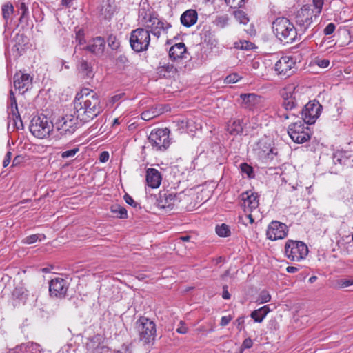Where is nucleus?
<instances>
[{"mask_svg": "<svg viewBox=\"0 0 353 353\" xmlns=\"http://www.w3.org/2000/svg\"><path fill=\"white\" fill-rule=\"evenodd\" d=\"M73 105L74 113L82 125L92 121L103 111L99 97L86 88L76 94Z\"/></svg>", "mask_w": 353, "mask_h": 353, "instance_id": "nucleus-1", "label": "nucleus"}, {"mask_svg": "<svg viewBox=\"0 0 353 353\" xmlns=\"http://www.w3.org/2000/svg\"><path fill=\"white\" fill-rule=\"evenodd\" d=\"M272 30L276 37L284 43H292L299 34L294 25L286 17L276 18L272 23Z\"/></svg>", "mask_w": 353, "mask_h": 353, "instance_id": "nucleus-2", "label": "nucleus"}, {"mask_svg": "<svg viewBox=\"0 0 353 353\" xmlns=\"http://www.w3.org/2000/svg\"><path fill=\"white\" fill-rule=\"evenodd\" d=\"M296 88L294 85H288L284 88L282 92L281 95L283 100L281 106L286 112L281 109L278 110V117L281 119L287 120L297 117L298 113L293 112L298 106Z\"/></svg>", "mask_w": 353, "mask_h": 353, "instance_id": "nucleus-3", "label": "nucleus"}, {"mask_svg": "<svg viewBox=\"0 0 353 353\" xmlns=\"http://www.w3.org/2000/svg\"><path fill=\"white\" fill-rule=\"evenodd\" d=\"M135 325L140 341L144 345H153L157 332L155 323L147 317L141 316Z\"/></svg>", "mask_w": 353, "mask_h": 353, "instance_id": "nucleus-4", "label": "nucleus"}, {"mask_svg": "<svg viewBox=\"0 0 353 353\" xmlns=\"http://www.w3.org/2000/svg\"><path fill=\"white\" fill-rule=\"evenodd\" d=\"M29 128L33 136L44 139L53 130L54 125L49 118L41 114L32 119Z\"/></svg>", "mask_w": 353, "mask_h": 353, "instance_id": "nucleus-5", "label": "nucleus"}, {"mask_svg": "<svg viewBox=\"0 0 353 353\" xmlns=\"http://www.w3.org/2000/svg\"><path fill=\"white\" fill-rule=\"evenodd\" d=\"M318 17L319 15L315 14L314 9L308 5H304L298 10L295 15V23L299 35L304 34Z\"/></svg>", "mask_w": 353, "mask_h": 353, "instance_id": "nucleus-6", "label": "nucleus"}, {"mask_svg": "<svg viewBox=\"0 0 353 353\" xmlns=\"http://www.w3.org/2000/svg\"><path fill=\"white\" fill-rule=\"evenodd\" d=\"M150 42V35L146 29L138 28L130 33V44L136 52H142L148 49Z\"/></svg>", "mask_w": 353, "mask_h": 353, "instance_id": "nucleus-7", "label": "nucleus"}, {"mask_svg": "<svg viewBox=\"0 0 353 353\" xmlns=\"http://www.w3.org/2000/svg\"><path fill=\"white\" fill-rule=\"evenodd\" d=\"M304 121L298 120L291 123L288 128V133L292 140L296 143H303L311 138V130Z\"/></svg>", "mask_w": 353, "mask_h": 353, "instance_id": "nucleus-8", "label": "nucleus"}, {"mask_svg": "<svg viewBox=\"0 0 353 353\" xmlns=\"http://www.w3.org/2000/svg\"><path fill=\"white\" fill-rule=\"evenodd\" d=\"M285 254L290 260L299 261L306 257L308 248L302 241L288 240L285 245Z\"/></svg>", "mask_w": 353, "mask_h": 353, "instance_id": "nucleus-9", "label": "nucleus"}, {"mask_svg": "<svg viewBox=\"0 0 353 353\" xmlns=\"http://www.w3.org/2000/svg\"><path fill=\"white\" fill-rule=\"evenodd\" d=\"M169 134L168 128L152 130L148 137V141L153 149L164 151L170 144Z\"/></svg>", "mask_w": 353, "mask_h": 353, "instance_id": "nucleus-10", "label": "nucleus"}, {"mask_svg": "<svg viewBox=\"0 0 353 353\" xmlns=\"http://www.w3.org/2000/svg\"><path fill=\"white\" fill-rule=\"evenodd\" d=\"M254 151L259 158L263 161H272L277 155V149L272 146V141L268 139H261L256 144Z\"/></svg>", "mask_w": 353, "mask_h": 353, "instance_id": "nucleus-11", "label": "nucleus"}, {"mask_svg": "<svg viewBox=\"0 0 353 353\" xmlns=\"http://www.w3.org/2000/svg\"><path fill=\"white\" fill-rule=\"evenodd\" d=\"M79 119L77 116L65 114L55 123V128L61 135L70 136L78 128Z\"/></svg>", "mask_w": 353, "mask_h": 353, "instance_id": "nucleus-12", "label": "nucleus"}, {"mask_svg": "<svg viewBox=\"0 0 353 353\" xmlns=\"http://www.w3.org/2000/svg\"><path fill=\"white\" fill-rule=\"evenodd\" d=\"M322 106L319 103L309 102L304 108L299 111L298 114H301V121H304L306 124H313L321 114V110Z\"/></svg>", "mask_w": 353, "mask_h": 353, "instance_id": "nucleus-13", "label": "nucleus"}, {"mask_svg": "<svg viewBox=\"0 0 353 353\" xmlns=\"http://www.w3.org/2000/svg\"><path fill=\"white\" fill-rule=\"evenodd\" d=\"M171 27L172 25L170 23L159 19L157 14V16L152 17L151 21L143 26V28L146 29L150 35L152 34L158 39L162 33H166Z\"/></svg>", "mask_w": 353, "mask_h": 353, "instance_id": "nucleus-14", "label": "nucleus"}, {"mask_svg": "<svg viewBox=\"0 0 353 353\" xmlns=\"http://www.w3.org/2000/svg\"><path fill=\"white\" fill-rule=\"evenodd\" d=\"M288 232V229L285 223L278 221H272L268 227L266 235L268 239L276 241L286 237Z\"/></svg>", "mask_w": 353, "mask_h": 353, "instance_id": "nucleus-15", "label": "nucleus"}, {"mask_svg": "<svg viewBox=\"0 0 353 353\" xmlns=\"http://www.w3.org/2000/svg\"><path fill=\"white\" fill-rule=\"evenodd\" d=\"M85 347L90 353H108L110 350L105 343V337L99 334L88 338Z\"/></svg>", "mask_w": 353, "mask_h": 353, "instance_id": "nucleus-16", "label": "nucleus"}, {"mask_svg": "<svg viewBox=\"0 0 353 353\" xmlns=\"http://www.w3.org/2000/svg\"><path fill=\"white\" fill-rule=\"evenodd\" d=\"M68 290V283L64 279L55 278L50 282L49 292L52 297L63 299L65 296Z\"/></svg>", "mask_w": 353, "mask_h": 353, "instance_id": "nucleus-17", "label": "nucleus"}, {"mask_svg": "<svg viewBox=\"0 0 353 353\" xmlns=\"http://www.w3.org/2000/svg\"><path fill=\"white\" fill-rule=\"evenodd\" d=\"M295 64L296 63L292 57H282L276 63L274 70L278 74L288 77L293 74L294 71L292 69Z\"/></svg>", "mask_w": 353, "mask_h": 353, "instance_id": "nucleus-18", "label": "nucleus"}, {"mask_svg": "<svg viewBox=\"0 0 353 353\" xmlns=\"http://www.w3.org/2000/svg\"><path fill=\"white\" fill-rule=\"evenodd\" d=\"M13 79L14 88L23 94L32 87V77L29 74L17 72Z\"/></svg>", "mask_w": 353, "mask_h": 353, "instance_id": "nucleus-19", "label": "nucleus"}, {"mask_svg": "<svg viewBox=\"0 0 353 353\" xmlns=\"http://www.w3.org/2000/svg\"><path fill=\"white\" fill-rule=\"evenodd\" d=\"M241 198L245 212H251L259 207V203L257 193L253 192L251 190L246 191L241 194Z\"/></svg>", "mask_w": 353, "mask_h": 353, "instance_id": "nucleus-20", "label": "nucleus"}, {"mask_svg": "<svg viewBox=\"0 0 353 353\" xmlns=\"http://www.w3.org/2000/svg\"><path fill=\"white\" fill-rule=\"evenodd\" d=\"M176 200V194L168 192V191H160L157 199V205L160 208L172 209Z\"/></svg>", "mask_w": 353, "mask_h": 353, "instance_id": "nucleus-21", "label": "nucleus"}, {"mask_svg": "<svg viewBox=\"0 0 353 353\" xmlns=\"http://www.w3.org/2000/svg\"><path fill=\"white\" fill-rule=\"evenodd\" d=\"M157 16V13L152 10L150 5L147 3H143L140 5L138 14V20L139 23L145 26L147 23H150L152 17Z\"/></svg>", "mask_w": 353, "mask_h": 353, "instance_id": "nucleus-22", "label": "nucleus"}, {"mask_svg": "<svg viewBox=\"0 0 353 353\" xmlns=\"http://www.w3.org/2000/svg\"><path fill=\"white\" fill-rule=\"evenodd\" d=\"M145 180L147 185L151 188L159 187L162 180L161 172L155 168H148L146 170Z\"/></svg>", "mask_w": 353, "mask_h": 353, "instance_id": "nucleus-23", "label": "nucleus"}, {"mask_svg": "<svg viewBox=\"0 0 353 353\" xmlns=\"http://www.w3.org/2000/svg\"><path fill=\"white\" fill-rule=\"evenodd\" d=\"M181 23L185 27L190 28L194 25L198 19V13L196 10L189 9L185 11L181 16Z\"/></svg>", "mask_w": 353, "mask_h": 353, "instance_id": "nucleus-24", "label": "nucleus"}, {"mask_svg": "<svg viewBox=\"0 0 353 353\" xmlns=\"http://www.w3.org/2000/svg\"><path fill=\"white\" fill-rule=\"evenodd\" d=\"M14 353H42V350L39 344L28 342L17 345L14 348Z\"/></svg>", "mask_w": 353, "mask_h": 353, "instance_id": "nucleus-25", "label": "nucleus"}, {"mask_svg": "<svg viewBox=\"0 0 353 353\" xmlns=\"http://www.w3.org/2000/svg\"><path fill=\"white\" fill-rule=\"evenodd\" d=\"M105 41L101 37H97L92 40V43L87 46L85 49L93 54H103L105 49Z\"/></svg>", "mask_w": 353, "mask_h": 353, "instance_id": "nucleus-26", "label": "nucleus"}, {"mask_svg": "<svg viewBox=\"0 0 353 353\" xmlns=\"http://www.w3.org/2000/svg\"><path fill=\"white\" fill-rule=\"evenodd\" d=\"M240 97L245 107L250 110L254 108L261 101V97L254 93L241 94Z\"/></svg>", "mask_w": 353, "mask_h": 353, "instance_id": "nucleus-27", "label": "nucleus"}, {"mask_svg": "<svg viewBox=\"0 0 353 353\" xmlns=\"http://www.w3.org/2000/svg\"><path fill=\"white\" fill-rule=\"evenodd\" d=\"M157 72L160 77H170L176 72V68L173 64L161 61L159 65L157 68Z\"/></svg>", "mask_w": 353, "mask_h": 353, "instance_id": "nucleus-28", "label": "nucleus"}, {"mask_svg": "<svg viewBox=\"0 0 353 353\" xmlns=\"http://www.w3.org/2000/svg\"><path fill=\"white\" fill-rule=\"evenodd\" d=\"M186 52V47L183 43H176L172 46L169 50V57L172 60L182 58L183 54Z\"/></svg>", "mask_w": 353, "mask_h": 353, "instance_id": "nucleus-29", "label": "nucleus"}, {"mask_svg": "<svg viewBox=\"0 0 353 353\" xmlns=\"http://www.w3.org/2000/svg\"><path fill=\"white\" fill-rule=\"evenodd\" d=\"M243 128L242 125V121L240 119H234L230 121L227 126V131L231 135H237L243 132Z\"/></svg>", "mask_w": 353, "mask_h": 353, "instance_id": "nucleus-30", "label": "nucleus"}, {"mask_svg": "<svg viewBox=\"0 0 353 353\" xmlns=\"http://www.w3.org/2000/svg\"><path fill=\"white\" fill-rule=\"evenodd\" d=\"M12 295L14 299L25 303L28 297V291L23 286L19 285L14 289Z\"/></svg>", "mask_w": 353, "mask_h": 353, "instance_id": "nucleus-31", "label": "nucleus"}, {"mask_svg": "<svg viewBox=\"0 0 353 353\" xmlns=\"http://www.w3.org/2000/svg\"><path fill=\"white\" fill-rule=\"evenodd\" d=\"M270 310L268 305L261 307L258 310L252 312L250 316L256 323H261L266 315L270 312Z\"/></svg>", "mask_w": 353, "mask_h": 353, "instance_id": "nucleus-32", "label": "nucleus"}, {"mask_svg": "<svg viewBox=\"0 0 353 353\" xmlns=\"http://www.w3.org/2000/svg\"><path fill=\"white\" fill-rule=\"evenodd\" d=\"M79 70L83 76L90 77L92 76V67L87 61L81 59L79 64Z\"/></svg>", "mask_w": 353, "mask_h": 353, "instance_id": "nucleus-33", "label": "nucleus"}, {"mask_svg": "<svg viewBox=\"0 0 353 353\" xmlns=\"http://www.w3.org/2000/svg\"><path fill=\"white\" fill-rule=\"evenodd\" d=\"M110 210L113 214L119 219H126L128 217L126 209L119 204H114L111 206Z\"/></svg>", "mask_w": 353, "mask_h": 353, "instance_id": "nucleus-34", "label": "nucleus"}, {"mask_svg": "<svg viewBox=\"0 0 353 353\" xmlns=\"http://www.w3.org/2000/svg\"><path fill=\"white\" fill-rule=\"evenodd\" d=\"M216 232L221 237H228L231 234L229 226L225 223L216 225Z\"/></svg>", "mask_w": 353, "mask_h": 353, "instance_id": "nucleus-35", "label": "nucleus"}, {"mask_svg": "<svg viewBox=\"0 0 353 353\" xmlns=\"http://www.w3.org/2000/svg\"><path fill=\"white\" fill-rule=\"evenodd\" d=\"M108 46L112 50L117 51L121 46L120 41L114 34H110L107 39Z\"/></svg>", "mask_w": 353, "mask_h": 353, "instance_id": "nucleus-36", "label": "nucleus"}, {"mask_svg": "<svg viewBox=\"0 0 353 353\" xmlns=\"http://www.w3.org/2000/svg\"><path fill=\"white\" fill-rule=\"evenodd\" d=\"M229 19L227 14L218 16L216 17L214 24L219 28H224L228 25Z\"/></svg>", "mask_w": 353, "mask_h": 353, "instance_id": "nucleus-37", "label": "nucleus"}, {"mask_svg": "<svg viewBox=\"0 0 353 353\" xmlns=\"http://www.w3.org/2000/svg\"><path fill=\"white\" fill-rule=\"evenodd\" d=\"M234 16L240 23L245 25L249 22L247 14L243 10H237L234 11Z\"/></svg>", "mask_w": 353, "mask_h": 353, "instance_id": "nucleus-38", "label": "nucleus"}, {"mask_svg": "<svg viewBox=\"0 0 353 353\" xmlns=\"http://www.w3.org/2000/svg\"><path fill=\"white\" fill-rule=\"evenodd\" d=\"M8 110L9 112V114H12V116H18L19 114L18 110V106L16 98H13L12 101H8Z\"/></svg>", "mask_w": 353, "mask_h": 353, "instance_id": "nucleus-39", "label": "nucleus"}, {"mask_svg": "<svg viewBox=\"0 0 353 353\" xmlns=\"http://www.w3.org/2000/svg\"><path fill=\"white\" fill-rule=\"evenodd\" d=\"M240 169L241 172L245 174L248 178L252 179L254 177L253 168L247 163H242L240 165Z\"/></svg>", "mask_w": 353, "mask_h": 353, "instance_id": "nucleus-40", "label": "nucleus"}, {"mask_svg": "<svg viewBox=\"0 0 353 353\" xmlns=\"http://www.w3.org/2000/svg\"><path fill=\"white\" fill-rule=\"evenodd\" d=\"M235 47L241 50H252L255 48V45L249 41L241 40L235 43Z\"/></svg>", "mask_w": 353, "mask_h": 353, "instance_id": "nucleus-41", "label": "nucleus"}, {"mask_svg": "<svg viewBox=\"0 0 353 353\" xmlns=\"http://www.w3.org/2000/svg\"><path fill=\"white\" fill-rule=\"evenodd\" d=\"M14 11V7L11 3H6L2 7V15L5 20H8Z\"/></svg>", "mask_w": 353, "mask_h": 353, "instance_id": "nucleus-42", "label": "nucleus"}, {"mask_svg": "<svg viewBox=\"0 0 353 353\" xmlns=\"http://www.w3.org/2000/svg\"><path fill=\"white\" fill-rule=\"evenodd\" d=\"M129 63L128 57L124 54L119 55L115 60L116 65L119 68H125Z\"/></svg>", "mask_w": 353, "mask_h": 353, "instance_id": "nucleus-43", "label": "nucleus"}, {"mask_svg": "<svg viewBox=\"0 0 353 353\" xmlns=\"http://www.w3.org/2000/svg\"><path fill=\"white\" fill-rule=\"evenodd\" d=\"M270 300L271 296L269 292L266 290H262L256 299V302L263 304L269 302Z\"/></svg>", "mask_w": 353, "mask_h": 353, "instance_id": "nucleus-44", "label": "nucleus"}, {"mask_svg": "<svg viewBox=\"0 0 353 353\" xmlns=\"http://www.w3.org/2000/svg\"><path fill=\"white\" fill-rule=\"evenodd\" d=\"M337 285L340 288H345L353 285V279L344 278L337 281Z\"/></svg>", "mask_w": 353, "mask_h": 353, "instance_id": "nucleus-45", "label": "nucleus"}, {"mask_svg": "<svg viewBox=\"0 0 353 353\" xmlns=\"http://www.w3.org/2000/svg\"><path fill=\"white\" fill-rule=\"evenodd\" d=\"M19 10L21 12L19 18V21L22 23L23 22V20L28 16V8L25 3H21L19 6Z\"/></svg>", "mask_w": 353, "mask_h": 353, "instance_id": "nucleus-46", "label": "nucleus"}, {"mask_svg": "<svg viewBox=\"0 0 353 353\" xmlns=\"http://www.w3.org/2000/svg\"><path fill=\"white\" fill-rule=\"evenodd\" d=\"M312 3L314 7V13L319 16L322 11L324 0H312Z\"/></svg>", "mask_w": 353, "mask_h": 353, "instance_id": "nucleus-47", "label": "nucleus"}, {"mask_svg": "<svg viewBox=\"0 0 353 353\" xmlns=\"http://www.w3.org/2000/svg\"><path fill=\"white\" fill-rule=\"evenodd\" d=\"M75 40L79 45H82L85 42L84 30L83 29H79L76 32Z\"/></svg>", "mask_w": 353, "mask_h": 353, "instance_id": "nucleus-48", "label": "nucleus"}, {"mask_svg": "<svg viewBox=\"0 0 353 353\" xmlns=\"http://www.w3.org/2000/svg\"><path fill=\"white\" fill-rule=\"evenodd\" d=\"M79 148L76 147L73 149L63 152L61 156L63 159L73 157L79 152Z\"/></svg>", "mask_w": 353, "mask_h": 353, "instance_id": "nucleus-49", "label": "nucleus"}, {"mask_svg": "<svg viewBox=\"0 0 353 353\" xmlns=\"http://www.w3.org/2000/svg\"><path fill=\"white\" fill-rule=\"evenodd\" d=\"M253 345V341L250 338H246L243 340L241 346L240 347V352L243 353V350L245 349H250Z\"/></svg>", "mask_w": 353, "mask_h": 353, "instance_id": "nucleus-50", "label": "nucleus"}, {"mask_svg": "<svg viewBox=\"0 0 353 353\" xmlns=\"http://www.w3.org/2000/svg\"><path fill=\"white\" fill-rule=\"evenodd\" d=\"M241 79L239 75L236 73H233L228 75L225 79V82L228 83H234Z\"/></svg>", "mask_w": 353, "mask_h": 353, "instance_id": "nucleus-51", "label": "nucleus"}, {"mask_svg": "<svg viewBox=\"0 0 353 353\" xmlns=\"http://www.w3.org/2000/svg\"><path fill=\"white\" fill-rule=\"evenodd\" d=\"M12 120H13V125L14 127L17 129H23V122L21 119L20 114L18 116H12Z\"/></svg>", "mask_w": 353, "mask_h": 353, "instance_id": "nucleus-52", "label": "nucleus"}, {"mask_svg": "<svg viewBox=\"0 0 353 353\" xmlns=\"http://www.w3.org/2000/svg\"><path fill=\"white\" fill-rule=\"evenodd\" d=\"M39 234H32L26 237L22 241L26 244H32L39 240Z\"/></svg>", "mask_w": 353, "mask_h": 353, "instance_id": "nucleus-53", "label": "nucleus"}, {"mask_svg": "<svg viewBox=\"0 0 353 353\" xmlns=\"http://www.w3.org/2000/svg\"><path fill=\"white\" fill-rule=\"evenodd\" d=\"M335 29L336 25L334 23H330L324 28L323 33L325 35H330L334 32Z\"/></svg>", "mask_w": 353, "mask_h": 353, "instance_id": "nucleus-54", "label": "nucleus"}, {"mask_svg": "<svg viewBox=\"0 0 353 353\" xmlns=\"http://www.w3.org/2000/svg\"><path fill=\"white\" fill-rule=\"evenodd\" d=\"M176 332L179 334H184L188 332V327L185 326V323L183 321L179 322V325L176 328Z\"/></svg>", "mask_w": 353, "mask_h": 353, "instance_id": "nucleus-55", "label": "nucleus"}, {"mask_svg": "<svg viewBox=\"0 0 353 353\" xmlns=\"http://www.w3.org/2000/svg\"><path fill=\"white\" fill-rule=\"evenodd\" d=\"M125 201L131 206L136 208L139 204L134 201L132 197L128 194H125L123 196Z\"/></svg>", "mask_w": 353, "mask_h": 353, "instance_id": "nucleus-56", "label": "nucleus"}, {"mask_svg": "<svg viewBox=\"0 0 353 353\" xmlns=\"http://www.w3.org/2000/svg\"><path fill=\"white\" fill-rule=\"evenodd\" d=\"M131 347L130 345L123 344L121 350L114 351V353H131Z\"/></svg>", "mask_w": 353, "mask_h": 353, "instance_id": "nucleus-57", "label": "nucleus"}, {"mask_svg": "<svg viewBox=\"0 0 353 353\" xmlns=\"http://www.w3.org/2000/svg\"><path fill=\"white\" fill-rule=\"evenodd\" d=\"M244 317L243 316H239L236 319L235 321V324L236 325V327L239 330V331H241L243 329V325L244 323Z\"/></svg>", "mask_w": 353, "mask_h": 353, "instance_id": "nucleus-58", "label": "nucleus"}, {"mask_svg": "<svg viewBox=\"0 0 353 353\" xmlns=\"http://www.w3.org/2000/svg\"><path fill=\"white\" fill-rule=\"evenodd\" d=\"M231 316H224L221 317L220 325L223 327L226 326L231 321Z\"/></svg>", "mask_w": 353, "mask_h": 353, "instance_id": "nucleus-59", "label": "nucleus"}, {"mask_svg": "<svg viewBox=\"0 0 353 353\" xmlns=\"http://www.w3.org/2000/svg\"><path fill=\"white\" fill-rule=\"evenodd\" d=\"M317 65L322 68H325L329 66L330 61L328 59L319 60L317 61Z\"/></svg>", "mask_w": 353, "mask_h": 353, "instance_id": "nucleus-60", "label": "nucleus"}, {"mask_svg": "<svg viewBox=\"0 0 353 353\" xmlns=\"http://www.w3.org/2000/svg\"><path fill=\"white\" fill-rule=\"evenodd\" d=\"M342 158H343V154L341 152L336 153L334 156V161L335 163H339L340 164H343V163H344V162H343V160Z\"/></svg>", "mask_w": 353, "mask_h": 353, "instance_id": "nucleus-61", "label": "nucleus"}, {"mask_svg": "<svg viewBox=\"0 0 353 353\" xmlns=\"http://www.w3.org/2000/svg\"><path fill=\"white\" fill-rule=\"evenodd\" d=\"M11 157H12L11 152H8L6 153V155L4 159H3V167H6V166L8 165V164L10 162Z\"/></svg>", "mask_w": 353, "mask_h": 353, "instance_id": "nucleus-62", "label": "nucleus"}, {"mask_svg": "<svg viewBox=\"0 0 353 353\" xmlns=\"http://www.w3.org/2000/svg\"><path fill=\"white\" fill-rule=\"evenodd\" d=\"M109 159V153L106 151L102 152L99 157V160L102 163L106 162Z\"/></svg>", "mask_w": 353, "mask_h": 353, "instance_id": "nucleus-63", "label": "nucleus"}, {"mask_svg": "<svg viewBox=\"0 0 353 353\" xmlns=\"http://www.w3.org/2000/svg\"><path fill=\"white\" fill-rule=\"evenodd\" d=\"M222 297H223V299H226V300L230 299V294L228 292L227 285H223V287Z\"/></svg>", "mask_w": 353, "mask_h": 353, "instance_id": "nucleus-64", "label": "nucleus"}]
</instances>
